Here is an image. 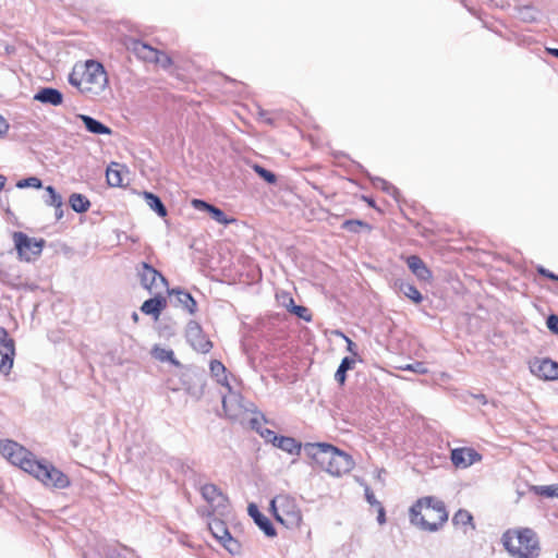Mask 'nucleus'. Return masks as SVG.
<instances>
[{"label":"nucleus","instance_id":"1","mask_svg":"<svg viewBox=\"0 0 558 558\" xmlns=\"http://www.w3.org/2000/svg\"><path fill=\"white\" fill-rule=\"evenodd\" d=\"M305 454L323 471L331 476L349 473L355 465L353 458L327 442H307L303 447Z\"/></svg>","mask_w":558,"mask_h":558},{"label":"nucleus","instance_id":"2","mask_svg":"<svg viewBox=\"0 0 558 558\" xmlns=\"http://www.w3.org/2000/svg\"><path fill=\"white\" fill-rule=\"evenodd\" d=\"M69 83L82 94L95 97L105 90L108 84V76L100 62L87 60L75 63L69 74Z\"/></svg>","mask_w":558,"mask_h":558},{"label":"nucleus","instance_id":"3","mask_svg":"<svg viewBox=\"0 0 558 558\" xmlns=\"http://www.w3.org/2000/svg\"><path fill=\"white\" fill-rule=\"evenodd\" d=\"M412 525L422 531L436 532L448 521V511L444 501L426 496L417 499L409 510Z\"/></svg>","mask_w":558,"mask_h":558},{"label":"nucleus","instance_id":"4","mask_svg":"<svg viewBox=\"0 0 558 558\" xmlns=\"http://www.w3.org/2000/svg\"><path fill=\"white\" fill-rule=\"evenodd\" d=\"M501 542L509 555L515 558H538L541 554L538 536L530 527L509 529L502 534Z\"/></svg>","mask_w":558,"mask_h":558},{"label":"nucleus","instance_id":"5","mask_svg":"<svg viewBox=\"0 0 558 558\" xmlns=\"http://www.w3.org/2000/svg\"><path fill=\"white\" fill-rule=\"evenodd\" d=\"M0 452L12 464L31 474L38 460L33 452L13 440L0 442Z\"/></svg>","mask_w":558,"mask_h":558},{"label":"nucleus","instance_id":"6","mask_svg":"<svg viewBox=\"0 0 558 558\" xmlns=\"http://www.w3.org/2000/svg\"><path fill=\"white\" fill-rule=\"evenodd\" d=\"M31 475L50 488L64 489L69 487L71 483L69 476L62 471L57 469L51 463L39 460Z\"/></svg>","mask_w":558,"mask_h":558},{"label":"nucleus","instance_id":"7","mask_svg":"<svg viewBox=\"0 0 558 558\" xmlns=\"http://www.w3.org/2000/svg\"><path fill=\"white\" fill-rule=\"evenodd\" d=\"M270 507L276 520L286 525H298L302 520L295 501L287 495L275 497L270 502Z\"/></svg>","mask_w":558,"mask_h":558},{"label":"nucleus","instance_id":"8","mask_svg":"<svg viewBox=\"0 0 558 558\" xmlns=\"http://www.w3.org/2000/svg\"><path fill=\"white\" fill-rule=\"evenodd\" d=\"M137 275L141 279V284L144 289L148 290L149 293L161 292L162 289H168L167 279L147 263H142L137 269Z\"/></svg>","mask_w":558,"mask_h":558},{"label":"nucleus","instance_id":"9","mask_svg":"<svg viewBox=\"0 0 558 558\" xmlns=\"http://www.w3.org/2000/svg\"><path fill=\"white\" fill-rule=\"evenodd\" d=\"M13 240L20 257L26 262L39 256L45 244L44 240L29 238L23 232H14Z\"/></svg>","mask_w":558,"mask_h":558},{"label":"nucleus","instance_id":"10","mask_svg":"<svg viewBox=\"0 0 558 558\" xmlns=\"http://www.w3.org/2000/svg\"><path fill=\"white\" fill-rule=\"evenodd\" d=\"M0 373L8 375L13 366L15 345L5 328L0 327Z\"/></svg>","mask_w":558,"mask_h":558},{"label":"nucleus","instance_id":"11","mask_svg":"<svg viewBox=\"0 0 558 558\" xmlns=\"http://www.w3.org/2000/svg\"><path fill=\"white\" fill-rule=\"evenodd\" d=\"M185 337L190 345L197 352L207 353L213 348L211 341L204 335L201 325L194 320L189 322Z\"/></svg>","mask_w":558,"mask_h":558},{"label":"nucleus","instance_id":"12","mask_svg":"<svg viewBox=\"0 0 558 558\" xmlns=\"http://www.w3.org/2000/svg\"><path fill=\"white\" fill-rule=\"evenodd\" d=\"M222 408L230 418H238L243 411H252L251 408L243 404V399L240 395L229 390L228 396L222 397Z\"/></svg>","mask_w":558,"mask_h":558},{"label":"nucleus","instance_id":"13","mask_svg":"<svg viewBox=\"0 0 558 558\" xmlns=\"http://www.w3.org/2000/svg\"><path fill=\"white\" fill-rule=\"evenodd\" d=\"M481 459V454L471 448H456L451 451V462L457 468H468Z\"/></svg>","mask_w":558,"mask_h":558},{"label":"nucleus","instance_id":"14","mask_svg":"<svg viewBox=\"0 0 558 558\" xmlns=\"http://www.w3.org/2000/svg\"><path fill=\"white\" fill-rule=\"evenodd\" d=\"M192 205L195 209L201 211H207L211 218L217 221L218 223H221L223 226H227L229 223H232L235 221L233 218H228L226 214L218 207L203 201V199H193Z\"/></svg>","mask_w":558,"mask_h":558},{"label":"nucleus","instance_id":"15","mask_svg":"<svg viewBox=\"0 0 558 558\" xmlns=\"http://www.w3.org/2000/svg\"><path fill=\"white\" fill-rule=\"evenodd\" d=\"M250 517L254 520L256 525L265 533L268 537L276 535V530L270 520L264 515L255 504H250L247 507Z\"/></svg>","mask_w":558,"mask_h":558},{"label":"nucleus","instance_id":"16","mask_svg":"<svg viewBox=\"0 0 558 558\" xmlns=\"http://www.w3.org/2000/svg\"><path fill=\"white\" fill-rule=\"evenodd\" d=\"M155 296L146 300L142 306L141 311L146 315H151L155 319H158L161 312L167 306V300L161 295V292H154Z\"/></svg>","mask_w":558,"mask_h":558},{"label":"nucleus","instance_id":"17","mask_svg":"<svg viewBox=\"0 0 558 558\" xmlns=\"http://www.w3.org/2000/svg\"><path fill=\"white\" fill-rule=\"evenodd\" d=\"M203 498L214 508L225 507L227 497L215 484H205L201 487Z\"/></svg>","mask_w":558,"mask_h":558},{"label":"nucleus","instance_id":"18","mask_svg":"<svg viewBox=\"0 0 558 558\" xmlns=\"http://www.w3.org/2000/svg\"><path fill=\"white\" fill-rule=\"evenodd\" d=\"M171 301L174 305H181L190 314H194L197 310V303L194 298L186 291L180 289L168 290Z\"/></svg>","mask_w":558,"mask_h":558},{"label":"nucleus","instance_id":"19","mask_svg":"<svg viewBox=\"0 0 558 558\" xmlns=\"http://www.w3.org/2000/svg\"><path fill=\"white\" fill-rule=\"evenodd\" d=\"M34 100L46 105L60 106L63 102V95L53 87H43L34 95Z\"/></svg>","mask_w":558,"mask_h":558},{"label":"nucleus","instance_id":"20","mask_svg":"<svg viewBox=\"0 0 558 558\" xmlns=\"http://www.w3.org/2000/svg\"><path fill=\"white\" fill-rule=\"evenodd\" d=\"M409 269L417 277L418 280L428 282L432 279V271L421 257L411 255L407 258Z\"/></svg>","mask_w":558,"mask_h":558},{"label":"nucleus","instance_id":"21","mask_svg":"<svg viewBox=\"0 0 558 558\" xmlns=\"http://www.w3.org/2000/svg\"><path fill=\"white\" fill-rule=\"evenodd\" d=\"M534 373L546 380L558 379V363L544 359L538 363Z\"/></svg>","mask_w":558,"mask_h":558},{"label":"nucleus","instance_id":"22","mask_svg":"<svg viewBox=\"0 0 558 558\" xmlns=\"http://www.w3.org/2000/svg\"><path fill=\"white\" fill-rule=\"evenodd\" d=\"M132 51L144 61L153 62L158 56V50L141 40H134L131 44Z\"/></svg>","mask_w":558,"mask_h":558},{"label":"nucleus","instance_id":"23","mask_svg":"<svg viewBox=\"0 0 558 558\" xmlns=\"http://www.w3.org/2000/svg\"><path fill=\"white\" fill-rule=\"evenodd\" d=\"M123 169L124 167L118 162H112L106 171L107 182L112 187L123 185Z\"/></svg>","mask_w":558,"mask_h":558},{"label":"nucleus","instance_id":"24","mask_svg":"<svg viewBox=\"0 0 558 558\" xmlns=\"http://www.w3.org/2000/svg\"><path fill=\"white\" fill-rule=\"evenodd\" d=\"M78 117L88 132L93 134H111V129L100 121L86 114H80Z\"/></svg>","mask_w":558,"mask_h":558},{"label":"nucleus","instance_id":"25","mask_svg":"<svg viewBox=\"0 0 558 558\" xmlns=\"http://www.w3.org/2000/svg\"><path fill=\"white\" fill-rule=\"evenodd\" d=\"M151 355L160 362H169L177 367L181 366L180 362L174 356L173 350L171 349H165L156 345L151 350Z\"/></svg>","mask_w":558,"mask_h":558},{"label":"nucleus","instance_id":"26","mask_svg":"<svg viewBox=\"0 0 558 558\" xmlns=\"http://www.w3.org/2000/svg\"><path fill=\"white\" fill-rule=\"evenodd\" d=\"M274 446L291 454L299 453L302 447L294 438L287 436H279Z\"/></svg>","mask_w":558,"mask_h":558},{"label":"nucleus","instance_id":"27","mask_svg":"<svg viewBox=\"0 0 558 558\" xmlns=\"http://www.w3.org/2000/svg\"><path fill=\"white\" fill-rule=\"evenodd\" d=\"M209 368L211 375L217 378V381L230 390V384L226 375L227 369L225 365L218 360H213L210 362Z\"/></svg>","mask_w":558,"mask_h":558},{"label":"nucleus","instance_id":"28","mask_svg":"<svg viewBox=\"0 0 558 558\" xmlns=\"http://www.w3.org/2000/svg\"><path fill=\"white\" fill-rule=\"evenodd\" d=\"M69 203L71 208L78 214L86 213L90 206L88 198L80 193H73L70 196Z\"/></svg>","mask_w":558,"mask_h":558},{"label":"nucleus","instance_id":"29","mask_svg":"<svg viewBox=\"0 0 558 558\" xmlns=\"http://www.w3.org/2000/svg\"><path fill=\"white\" fill-rule=\"evenodd\" d=\"M144 198L149 208L156 211L159 217L167 216V208L157 195L150 192H144Z\"/></svg>","mask_w":558,"mask_h":558},{"label":"nucleus","instance_id":"30","mask_svg":"<svg viewBox=\"0 0 558 558\" xmlns=\"http://www.w3.org/2000/svg\"><path fill=\"white\" fill-rule=\"evenodd\" d=\"M250 425L253 429H255L263 438H265L267 441L272 442L275 445L276 440L279 436L275 434L274 430L268 428H263L260 420L258 417H252L250 420Z\"/></svg>","mask_w":558,"mask_h":558},{"label":"nucleus","instance_id":"31","mask_svg":"<svg viewBox=\"0 0 558 558\" xmlns=\"http://www.w3.org/2000/svg\"><path fill=\"white\" fill-rule=\"evenodd\" d=\"M355 364V360L353 357L345 356L342 359L336 374L335 379L340 385H343L345 381V374L349 369H352Z\"/></svg>","mask_w":558,"mask_h":558},{"label":"nucleus","instance_id":"32","mask_svg":"<svg viewBox=\"0 0 558 558\" xmlns=\"http://www.w3.org/2000/svg\"><path fill=\"white\" fill-rule=\"evenodd\" d=\"M398 287L399 291L414 303L418 304L422 302L423 296L413 284L401 281Z\"/></svg>","mask_w":558,"mask_h":558},{"label":"nucleus","instance_id":"33","mask_svg":"<svg viewBox=\"0 0 558 558\" xmlns=\"http://www.w3.org/2000/svg\"><path fill=\"white\" fill-rule=\"evenodd\" d=\"M209 530L213 534V536L222 544L226 542L227 537H229L231 534L228 531L227 526L222 521H214L209 523Z\"/></svg>","mask_w":558,"mask_h":558},{"label":"nucleus","instance_id":"34","mask_svg":"<svg viewBox=\"0 0 558 558\" xmlns=\"http://www.w3.org/2000/svg\"><path fill=\"white\" fill-rule=\"evenodd\" d=\"M47 195L44 196V202L47 206L51 207H62L63 199L62 196L56 191V189L51 185L46 186Z\"/></svg>","mask_w":558,"mask_h":558},{"label":"nucleus","instance_id":"35","mask_svg":"<svg viewBox=\"0 0 558 558\" xmlns=\"http://www.w3.org/2000/svg\"><path fill=\"white\" fill-rule=\"evenodd\" d=\"M452 523L456 526L459 525H468L470 524L471 527L474 530L475 525L473 524V517L472 514L465 510V509H459L452 517Z\"/></svg>","mask_w":558,"mask_h":558},{"label":"nucleus","instance_id":"36","mask_svg":"<svg viewBox=\"0 0 558 558\" xmlns=\"http://www.w3.org/2000/svg\"><path fill=\"white\" fill-rule=\"evenodd\" d=\"M372 183L375 187L383 190L387 194L393 196L396 199L398 198V189L388 181H386L385 179L375 177L372 179Z\"/></svg>","mask_w":558,"mask_h":558},{"label":"nucleus","instance_id":"37","mask_svg":"<svg viewBox=\"0 0 558 558\" xmlns=\"http://www.w3.org/2000/svg\"><path fill=\"white\" fill-rule=\"evenodd\" d=\"M533 490L541 496L553 498L558 497V484L555 485H543V486H533Z\"/></svg>","mask_w":558,"mask_h":558},{"label":"nucleus","instance_id":"38","mask_svg":"<svg viewBox=\"0 0 558 558\" xmlns=\"http://www.w3.org/2000/svg\"><path fill=\"white\" fill-rule=\"evenodd\" d=\"M253 169L255 170V172L262 178L264 179L267 183L269 184H274L277 182V177L274 172L265 169L264 167L259 166V165H254Z\"/></svg>","mask_w":558,"mask_h":558},{"label":"nucleus","instance_id":"39","mask_svg":"<svg viewBox=\"0 0 558 558\" xmlns=\"http://www.w3.org/2000/svg\"><path fill=\"white\" fill-rule=\"evenodd\" d=\"M16 187L17 189H25V187L41 189L43 182L37 177H29V178L17 181Z\"/></svg>","mask_w":558,"mask_h":558},{"label":"nucleus","instance_id":"40","mask_svg":"<svg viewBox=\"0 0 558 558\" xmlns=\"http://www.w3.org/2000/svg\"><path fill=\"white\" fill-rule=\"evenodd\" d=\"M342 228L350 232H359L361 228H369L366 222L361 220H345Z\"/></svg>","mask_w":558,"mask_h":558},{"label":"nucleus","instance_id":"41","mask_svg":"<svg viewBox=\"0 0 558 558\" xmlns=\"http://www.w3.org/2000/svg\"><path fill=\"white\" fill-rule=\"evenodd\" d=\"M290 313L296 315L299 318H302L306 322H310L311 320V314H310V311L308 308L304 307V306H301V305H293L291 308H290Z\"/></svg>","mask_w":558,"mask_h":558},{"label":"nucleus","instance_id":"42","mask_svg":"<svg viewBox=\"0 0 558 558\" xmlns=\"http://www.w3.org/2000/svg\"><path fill=\"white\" fill-rule=\"evenodd\" d=\"M230 554L234 555L240 551V544L231 535L221 544Z\"/></svg>","mask_w":558,"mask_h":558},{"label":"nucleus","instance_id":"43","mask_svg":"<svg viewBox=\"0 0 558 558\" xmlns=\"http://www.w3.org/2000/svg\"><path fill=\"white\" fill-rule=\"evenodd\" d=\"M404 371H412L417 374H425L427 369L425 368L424 364L422 362H416L414 364H408L404 367H402Z\"/></svg>","mask_w":558,"mask_h":558},{"label":"nucleus","instance_id":"44","mask_svg":"<svg viewBox=\"0 0 558 558\" xmlns=\"http://www.w3.org/2000/svg\"><path fill=\"white\" fill-rule=\"evenodd\" d=\"M520 16L523 21L532 22L535 20L534 10L531 7L520 9Z\"/></svg>","mask_w":558,"mask_h":558},{"label":"nucleus","instance_id":"45","mask_svg":"<svg viewBox=\"0 0 558 558\" xmlns=\"http://www.w3.org/2000/svg\"><path fill=\"white\" fill-rule=\"evenodd\" d=\"M153 62L161 65L165 69L171 65V59L160 51H158V56L153 60Z\"/></svg>","mask_w":558,"mask_h":558},{"label":"nucleus","instance_id":"46","mask_svg":"<svg viewBox=\"0 0 558 558\" xmlns=\"http://www.w3.org/2000/svg\"><path fill=\"white\" fill-rule=\"evenodd\" d=\"M547 328L553 331L554 333L558 335V316L557 315H549L546 320Z\"/></svg>","mask_w":558,"mask_h":558},{"label":"nucleus","instance_id":"47","mask_svg":"<svg viewBox=\"0 0 558 558\" xmlns=\"http://www.w3.org/2000/svg\"><path fill=\"white\" fill-rule=\"evenodd\" d=\"M364 492H365V498H366L368 504H371V505H379V502L376 500L375 495L372 492V489L369 488V486L365 485Z\"/></svg>","mask_w":558,"mask_h":558},{"label":"nucleus","instance_id":"48","mask_svg":"<svg viewBox=\"0 0 558 558\" xmlns=\"http://www.w3.org/2000/svg\"><path fill=\"white\" fill-rule=\"evenodd\" d=\"M282 304L288 308L290 312V308L295 305L293 299L288 294L284 293L281 295Z\"/></svg>","mask_w":558,"mask_h":558},{"label":"nucleus","instance_id":"49","mask_svg":"<svg viewBox=\"0 0 558 558\" xmlns=\"http://www.w3.org/2000/svg\"><path fill=\"white\" fill-rule=\"evenodd\" d=\"M339 335H341L344 340L347 341V344H348V350L353 354V355H356V352H355V343L350 339L348 338L347 336H344L342 332H338Z\"/></svg>","mask_w":558,"mask_h":558},{"label":"nucleus","instance_id":"50","mask_svg":"<svg viewBox=\"0 0 558 558\" xmlns=\"http://www.w3.org/2000/svg\"><path fill=\"white\" fill-rule=\"evenodd\" d=\"M537 271H538V274H541L542 276H545V277H547V278H549V279H551V280L556 279V275H555L554 272L549 271L548 269H546V268H544V267H542V266H539V267L537 268Z\"/></svg>","mask_w":558,"mask_h":558},{"label":"nucleus","instance_id":"51","mask_svg":"<svg viewBox=\"0 0 558 558\" xmlns=\"http://www.w3.org/2000/svg\"><path fill=\"white\" fill-rule=\"evenodd\" d=\"M9 130V124L7 121L0 116V137L4 135Z\"/></svg>","mask_w":558,"mask_h":558},{"label":"nucleus","instance_id":"52","mask_svg":"<svg viewBox=\"0 0 558 558\" xmlns=\"http://www.w3.org/2000/svg\"><path fill=\"white\" fill-rule=\"evenodd\" d=\"M377 520H378L379 524L385 523L386 519H385L384 508L379 509V512H378V515H377Z\"/></svg>","mask_w":558,"mask_h":558},{"label":"nucleus","instance_id":"53","mask_svg":"<svg viewBox=\"0 0 558 558\" xmlns=\"http://www.w3.org/2000/svg\"><path fill=\"white\" fill-rule=\"evenodd\" d=\"M56 208V219L60 220L63 217V209L62 207H54Z\"/></svg>","mask_w":558,"mask_h":558},{"label":"nucleus","instance_id":"54","mask_svg":"<svg viewBox=\"0 0 558 558\" xmlns=\"http://www.w3.org/2000/svg\"><path fill=\"white\" fill-rule=\"evenodd\" d=\"M475 398L482 402L483 404H486L487 403V399L484 395H476Z\"/></svg>","mask_w":558,"mask_h":558},{"label":"nucleus","instance_id":"55","mask_svg":"<svg viewBox=\"0 0 558 558\" xmlns=\"http://www.w3.org/2000/svg\"><path fill=\"white\" fill-rule=\"evenodd\" d=\"M550 54L555 56L558 58V49L554 48V49H549L548 50Z\"/></svg>","mask_w":558,"mask_h":558},{"label":"nucleus","instance_id":"56","mask_svg":"<svg viewBox=\"0 0 558 558\" xmlns=\"http://www.w3.org/2000/svg\"><path fill=\"white\" fill-rule=\"evenodd\" d=\"M185 390L187 391V393L190 395H195V392L192 390V387L191 386H186L185 387Z\"/></svg>","mask_w":558,"mask_h":558},{"label":"nucleus","instance_id":"57","mask_svg":"<svg viewBox=\"0 0 558 558\" xmlns=\"http://www.w3.org/2000/svg\"><path fill=\"white\" fill-rule=\"evenodd\" d=\"M132 318H133L135 322H137V319H138V315H137V313H135V312H134V313H133V315H132Z\"/></svg>","mask_w":558,"mask_h":558},{"label":"nucleus","instance_id":"58","mask_svg":"<svg viewBox=\"0 0 558 558\" xmlns=\"http://www.w3.org/2000/svg\"><path fill=\"white\" fill-rule=\"evenodd\" d=\"M555 280L558 281V275H556V279Z\"/></svg>","mask_w":558,"mask_h":558},{"label":"nucleus","instance_id":"59","mask_svg":"<svg viewBox=\"0 0 558 558\" xmlns=\"http://www.w3.org/2000/svg\"><path fill=\"white\" fill-rule=\"evenodd\" d=\"M556 558H558V554H557Z\"/></svg>","mask_w":558,"mask_h":558}]
</instances>
